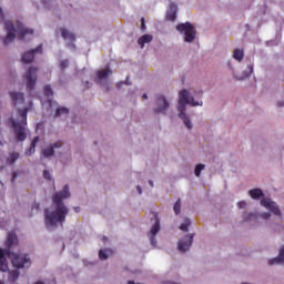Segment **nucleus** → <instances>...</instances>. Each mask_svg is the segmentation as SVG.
<instances>
[{
    "mask_svg": "<svg viewBox=\"0 0 284 284\" xmlns=\"http://www.w3.org/2000/svg\"><path fill=\"white\" fill-rule=\"evenodd\" d=\"M63 199H70V186L68 185H64L62 191L54 193L52 197L53 210L44 209V225H47V227L63 225L70 212L63 203Z\"/></svg>",
    "mask_w": 284,
    "mask_h": 284,
    "instance_id": "f257e3e1",
    "label": "nucleus"
},
{
    "mask_svg": "<svg viewBox=\"0 0 284 284\" xmlns=\"http://www.w3.org/2000/svg\"><path fill=\"white\" fill-rule=\"evenodd\" d=\"M32 110V103L24 109H18L16 118L9 116L7 125L13 131L16 140L23 143L28 139V112Z\"/></svg>",
    "mask_w": 284,
    "mask_h": 284,
    "instance_id": "f03ea898",
    "label": "nucleus"
},
{
    "mask_svg": "<svg viewBox=\"0 0 284 284\" xmlns=\"http://www.w3.org/2000/svg\"><path fill=\"white\" fill-rule=\"evenodd\" d=\"M7 247V254L17 270H23V267H30L32 265V260H30V255L27 253H14L13 250L19 247V236H17L16 232H9L7 234V240L4 242Z\"/></svg>",
    "mask_w": 284,
    "mask_h": 284,
    "instance_id": "7ed1b4c3",
    "label": "nucleus"
},
{
    "mask_svg": "<svg viewBox=\"0 0 284 284\" xmlns=\"http://www.w3.org/2000/svg\"><path fill=\"white\" fill-rule=\"evenodd\" d=\"M4 28H6V31H7V37L3 39L4 45H8L9 43H12V41H14L17 36H18V39L20 41H23L26 39V37H28V34H30V36L34 34V30L26 28L20 22H18L14 27L12 21H6L4 22Z\"/></svg>",
    "mask_w": 284,
    "mask_h": 284,
    "instance_id": "20e7f679",
    "label": "nucleus"
},
{
    "mask_svg": "<svg viewBox=\"0 0 284 284\" xmlns=\"http://www.w3.org/2000/svg\"><path fill=\"white\" fill-rule=\"evenodd\" d=\"M203 105V101H194V98H190V93L187 90H182L179 93V116L184 121V125L189 129L192 130V121H190V118L187 116V113H185V105Z\"/></svg>",
    "mask_w": 284,
    "mask_h": 284,
    "instance_id": "39448f33",
    "label": "nucleus"
},
{
    "mask_svg": "<svg viewBox=\"0 0 284 284\" xmlns=\"http://www.w3.org/2000/svg\"><path fill=\"white\" fill-rule=\"evenodd\" d=\"M176 30L180 34H184V41L186 43H192L196 39V29L190 22L178 24Z\"/></svg>",
    "mask_w": 284,
    "mask_h": 284,
    "instance_id": "423d86ee",
    "label": "nucleus"
},
{
    "mask_svg": "<svg viewBox=\"0 0 284 284\" xmlns=\"http://www.w3.org/2000/svg\"><path fill=\"white\" fill-rule=\"evenodd\" d=\"M37 72L39 69L37 67H31L27 71L24 79H27V90H34V85H37Z\"/></svg>",
    "mask_w": 284,
    "mask_h": 284,
    "instance_id": "0eeeda50",
    "label": "nucleus"
},
{
    "mask_svg": "<svg viewBox=\"0 0 284 284\" xmlns=\"http://www.w3.org/2000/svg\"><path fill=\"white\" fill-rule=\"evenodd\" d=\"M42 53H43V45L39 44L36 49L30 50L22 54V62L32 63L34 61V54H42Z\"/></svg>",
    "mask_w": 284,
    "mask_h": 284,
    "instance_id": "6e6552de",
    "label": "nucleus"
},
{
    "mask_svg": "<svg viewBox=\"0 0 284 284\" xmlns=\"http://www.w3.org/2000/svg\"><path fill=\"white\" fill-rule=\"evenodd\" d=\"M261 205L263 207H266V210H270V212H272V214H275L276 216H281V209H278V205L276 204V202H273L268 197L262 199Z\"/></svg>",
    "mask_w": 284,
    "mask_h": 284,
    "instance_id": "1a4fd4ad",
    "label": "nucleus"
},
{
    "mask_svg": "<svg viewBox=\"0 0 284 284\" xmlns=\"http://www.w3.org/2000/svg\"><path fill=\"white\" fill-rule=\"evenodd\" d=\"M194 241V234H189L184 237V240H181L178 243V250L180 252H187V250H190V247H192V243Z\"/></svg>",
    "mask_w": 284,
    "mask_h": 284,
    "instance_id": "9d476101",
    "label": "nucleus"
},
{
    "mask_svg": "<svg viewBox=\"0 0 284 284\" xmlns=\"http://www.w3.org/2000/svg\"><path fill=\"white\" fill-rule=\"evenodd\" d=\"M156 105L158 108L154 110L155 114H160V113L163 114V112H165V110L170 108V102H168L165 97L159 95L156 99Z\"/></svg>",
    "mask_w": 284,
    "mask_h": 284,
    "instance_id": "9b49d317",
    "label": "nucleus"
},
{
    "mask_svg": "<svg viewBox=\"0 0 284 284\" xmlns=\"http://www.w3.org/2000/svg\"><path fill=\"white\" fill-rule=\"evenodd\" d=\"M63 146V142L58 141L51 145H48L45 149L42 150V155L44 156V159H48L50 156H54V150L62 148Z\"/></svg>",
    "mask_w": 284,
    "mask_h": 284,
    "instance_id": "f8f14e48",
    "label": "nucleus"
},
{
    "mask_svg": "<svg viewBox=\"0 0 284 284\" xmlns=\"http://www.w3.org/2000/svg\"><path fill=\"white\" fill-rule=\"evenodd\" d=\"M176 10H179V8L176 7L175 3H171L170 8L166 12V19L168 21H176Z\"/></svg>",
    "mask_w": 284,
    "mask_h": 284,
    "instance_id": "ddd939ff",
    "label": "nucleus"
},
{
    "mask_svg": "<svg viewBox=\"0 0 284 284\" xmlns=\"http://www.w3.org/2000/svg\"><path fill=\"white\" fill-rule=\"evenodd\" d=\"M9 95L13 101V105H17L18 103H23V101L26 100V98L23 97V93L21 92L11 91L9 92Z\"/></svg>",
    "mask_w": 284,
    "mask_h": 284,
    "instance_id": "4468645a",
    "label": "nucleus"
},
{
    "mask_svg": "<svg viewBox=\"0 0 284 284\" xmlns=\"http://www.w3.org/2000/svg\"><path fill=\"white\" fill-rule=\"evenodd\" d=\"M0 272H8V260L3 248H0Z\"/></svg>",
    "mask_w": 284,
    "mask_h": 284,
    "instance_id": "2eb2a0df",
    "label": "nucleus"
},
{
    "mask_svg": "<svg viewBox=\"0 0 284 284\" xmlns=\"http://www.w3.org/2000/svg\"><path fill=\"white\" fill-rule=\"evenodd\" d=\"M61 37L62 39H64V41H69L70 43L77 41V36H74V33L68 31L67 29H61Z\"/></svg>",
    "mask_w": 284,
    "mask_h": 284,
    "instance_id": "dca6fc26",
    "label": "nucleus"
},
{
    "mask_svg": "<svg viewBox=\"0 0 284 284\" xmlns=\"http://www.w3.org/2000/svg\"><path fill=\"white\" fill-rule=\"evenodd\" d=\"M39 143V136H34L31 141V145L29 149L26 150L27 156H32L34 152H37V144Z\"/></svg>",
    "mask_w": 284,
    "mask_h": 284,
    "instance_id": "f3484780",
    "label": "nucleus"
},
{
    "mask_svg": "<svg viewBox=\"0 0 284 284\" xmlns=\"http://www.w3.org/2000/svg\"><path fill=\"white\" fill-rule=\"evenodd\" d=\"M281 263H284V247L280 250L277 257L268 260V265H281Z\"/></svg>",
    "mask_w": 284,
    "mask_h": 284,
    "instance_id": "a211bd4d",
    "label": "nucleus"
},
{
    "mask_svg": "<svg viewBox=\"0 0 284 284\" xmlns=\"http://www.w3.org/2000/svg\"><path fill=\"white\" fill-rule=\"evenodd\" d=\"M19 152H11L9 153V155L7 156V165H14V163H17V161H19Z\"/></svg>",
    "mask_w": 284,
    "mask_h": 284,
    "instance_id": "6ab92c4d",
    "label": "nucleus"
},
{
    "mask_svg": "<svg viewBox=\"0 0 284 284\" xmlns=\"http://www.w3.org/2000/svg\"><path fill=\"white\" fill-rule=\"evenodd\" d=\"M153 216L155 219V223L151 229V234L152 236H156V234H159V230H161V222L159 221V215H156V213H153Z\"/></svg>",
    "mask_w": 284,
    "mask_h": 284,
    "instance_id": "aec40b11",
    "label": "nucleus"
},
{
    "mask_svg": "<svg viewBox=\"0 0 284 284\" xmlns=\"http://www.w3.org/2000/svg\"><path fill=\"white\" fill-rule=\"evenodd\" d=\"M153 37L151 34H144L139 38L138 43L141 48H145V43H152Z\"/></svg>",
    "mask_w": 284,
    "mask_h": 284,
    "instance_id": "412c9836",
    "label": "nucleus"
},
{
    "mask_svg": "<svg viewBox=\"0 0 284 284\" xmlns=\"http://www.w3.org/2000/svg\"><path fill=\"white\" fill-rule=\"evenodd\" d=\"M110 74H112V70L105 69V70L98 71L97 77H98L99 81H103V79H108V77H110Z\"/></svg>",
    "mask_w": 284,
    "mask_h": 284,
    "instance_id": "4be33fe9",
    "label": "nucleus"
},
{
    "mask_svg": "<svg viewBox=\"0 0 284 284\" xmlns=\"http://www.w3.org/2000/svg\"><path fill=\"white\" fill-rule=\"evenodd\" d=\"M244 58L245 53L243 52V49H235L233 51V59H235V61H243Z\"/></svg>",
    "mask_w": 284,
    "mask_h": 284,
    "instance_id": "5701e85b",
    "label": "nucleus"
},
{
    "mask_svg": "<svg viewBox=\"0 0 284 284\" xmlns=\"http://www.w3.org/2000/svg\"><path fill=\"white\" fill-rule=\"evenodd\" d=\"M251 199H261L263 196V190L261 189H253L248 191Z\"/></svg>",
    "mask_w": 284,
    "mask_h": 284,
    "instance_id": "b1692460",
    "label": "nucleus"
},
{
    "mask_svg": "<svg viewBox=\"0 0 284 284\" xmlns=\"http://www.w3.org/2000/svg\"><path fill=\"white\" fill-rule=\"evenodd\" d=\"M69 110L65 106H60L55 110V116H61V114H69Z\"/></svg>",
    "mask_w": 284,
    "mask_h": 284,
    "instance_id": "393cba45",
    "label": "nucleus"
},
{
    "mask_svg": "<svg viewBox=\"0 0 284 284\" xmlns=\"http://www.w3.org/2000/svg\"><path fill=\"white\" fill-rule=\"evenodd\" d=\"M190 224H191L190 219H185V220H184V223H182V224L180 225V230H181L182 232H187V230L190 229Z\"/></svg>",
    "mask_w": 284,
    "mask_h": 284,
    "instance_id": "a878e982",
    "label": "nucleus"
},
{
    "mask_svg": "<svg viewBox=\"0 0 284 284\" xmlns=\"http://www.w3.org/2000/svg\"><path fill=\"white\" fill-rule=\"evenodd\" d=\"M44 97H52L54 92L52 91V87L50 84L44 85L43 88Z\"/></svg>",
    "mask_w": 284,
    "mask_h": 284,
    "instance_id": "bb28decb",
    "label": "nucleus"
},
{
    "mask_svg": "<svg viewBox=\"0 0 284 284\" xmlns=\"http://www.w3.org/2000/svg\"><path fill=\"white\" fill-rule=\"evenodd\" d=\"M203 170H205V164H197L195 166V176H201V172H203Z\"/></svg>",
    "mask_w": 284,
    "mask_h": 284,
    "instance_id": "cd10ccee",
    "label": "nucleus"
},
{
    "mask_svg": "<svg viewBox=\"0 0 284 284\" xmlns=\"http://www.w3.org/2000/svg\"><path fill=\"white\" fill-rule=\"evenodd\" d=\"M173 210H174L175 214H181V199H179V200L175 202V204H174V206H173Z\"/></svg>",
    "mask_w": 284,
    "mask_h": 284,
    "instance_id": "c85d7f7f",
    "label": "nucleus"
},
{
    "mask_svg": "<svg viewBox=\"0 0 284 284\" xmlns=\"http://www.w3.org/2000/svg\"><path fill=\"white\" fill-rule=\"evenodd\" d=\"M99 258H100V261H106V258H108V251L106 250H100L99 251Z\"/></svg>",
    "mask_w": 284,
    "mask_h": 284,
    "instance_id": "c756f323",
    "label": "nucleus"
},
{
    "mask_svg": "<svg viewBox=\"0 0 284 284\" xmlns=\"http://www.w3.org/2000/svg\"><path fill=\"white\" fill-rule=\"evenodd\" d=\"M10 278L12 280V281H17V278H19V271H11L10 273Z\"/></svg>",
    "mask_w": 284,
    "mask_h": 284,
    "instance_id": "7c9ffc66",
    "label": "nucleus"
},
{
    "mask_svg": "<svg viewBox=\"0 0 284 284\" xmlns=\"http://www.w3.org/2000/svg\"><path fill=\"white\" fill-rule=\"evenodd\" d=\"M43 178L47 179V181H51L52 180V175H50V171L44 170L43 171Z\"/></svg>",
    "mask_w": 284,
    "mask_h": 284,
    "instance_id": "2f4dec72",
    "label": "nucleus"
},
{
    "mask_svg": "<svg viewBox=\"0 0 284 284\" xmlns=\"http://www.w3.org/2000/svg\"><path fill=\"white\" fill-rule=\"evenodd\" d=\"M68 60H62L61 62H60V69L61 70H65V68H68Z\"/></svg>",
    "mask_w": 284,
    "mask_h": 284,
    "instance_id": "473e14b6",
    "label": "nucleus"
},
{
    "mask_svg": "<svg viewBox=\"0 0 284 284\" xmlns=\"http://www.w3.org/2000/svg\"><path fill=\"white\" fill-rule=\"evenodd\" d=\"M237 206L240 207V210H244V207H247V202H245V201H240V202L237 203Z\"/></svg>",
    "mask_w": 284,
    "mask_h": 284,
    "instance_id": "72a5a7b5",
    "label": "nucleus"
},
{
    "mask_svg": "<svg viewBox=\"0 0 284 284\" xmlns=\"http://www.w3.org/2000/svg\"><path fill=\"white\" fill-rule=\"evenodd\" d=\"M39 207H40L39 203H33L32 204V210H39Z\"/></svg>",
    "mask_w": 284,
    "mask_h": 284,
    "instance_id": "f704fd0d",
    "label": "nucleus"
},
{
    "mask_svg": "<svg viewBox=\"0 0 284 284\" xmlns=\"http://www.w3.org/2000/svg\"><path fill=\"white\" fill-rule=\"evenodd\" d=\"M261 216H262V219H270L271 214L270 213H263Z\"/></svg>",
    "mask_w": 284,
    "mask_h": 284,
    "instance_id": "c9c22d12",
    "label": "nucleus"
},
{
    "mask_svg": "<svg viewBox=\"0 0 284 284\" xmlns=\"http://www.w3.org/2000/svg\"><path fill=\"white\" fill-rule=\"evenodd\" d=\"M254 216H256V215H255V214L250 213V214L246 216V221L252 220V217H254Z\"/></svg>",
    "mask_w": 284,
    "mask_h": 284,
    "instance_id": "e433bc0d",
    "label": "nucleus"
},
{
    "mask_svg": "<svg viewBox=\"0 0 284 284\" xmlns=\"http://www.w3.org/2000/svg\"><path fill=\"white\" fill-rule=\"evenodd\" d=\"M3 9L0 8V21H3Z\"/></svg>",
    "mask_w": 284,
    "mask_h": 284,
    "instance_id": "4c0bfd02",
    "label": "nucleus"
},
{
    "mask_svg": "<svg viewBox=\"0 0 284 284\" xmlns=\"http://www.w3.org/2000/svg\"><path fill=\"white\" fill-rule=\"evenodd\" d=\"M136 190H138L139 194H143V189H141V185H138Z\"/></svg>",
    "mask_w": 284,
    "mask_h": 284,
    "instance_id": "58836bf2",
    "label": "nucleus"
},
{
    "mask_svg": "<svg viewBox=\"0 0 284 284\" xmlns=\"http://www.w3.org/2000/svg\"><path fill=\"white\" fill-rule=\"evenodd\" d=\"M141 28H145V19L144 18L141 19Z\"/></svg>",
    "mask_w": 284,
    "mask_h": 284,
    "instance_id": "ea45409f",
    "label": "nucleus"
},
{
    "mask_svg": "<svg viewBox=\"0 0 284 284\" xmlns=\"http://www.w3.org/2000/svg\"><path fill=\"white\" fill-rule=\"evenodd\" d=\"M73 210H74V212H81V207H79V206L73 207Z\"/></svg>",
    "mask_w": 284,
    "mask_h": 284,
    "instance_id": "a19ab883",
    "label": "nucleus"
},
{
    "mask_svg": "<svg viewBox=\"0 0 284 284\" xmlns=\"http://www.w3.org/2000/svg\"><path fill=\"white\" fill-rule=\"evenodd\" d=\"M149 184L151 185V187H154V181L150 180Z\"/></svg>",
    "mask_w": 284,
    "mask_h": 284,
    "instance_id": "79ce46f5",
    "label": "nucleus"
},
{
    "mask_svg": "<svg viewBox=\"0 0 284 284\" xmlns=\"http://www.w3.org/2000/svg\"><path fill=\"white\" fill-rule=\"evenodd\" d=\"M197 97H203V91L197 92Z\"/></svg>",
    "mask_w": 284,
    "mask_h": 284,
    "instance_id": "37998d69",
    "label": "nucleus"
},
{
    "mask_svg": "<svg viewBox=\"0 0 284 284\" xmlns=\"http://www.w3.org/2000/svg\"><path fill=\"white\" fill-rule=\"evenodd\" d=\"M17 179V172L13 173L12 180L14 181Z\"/></svg>",
    "mask_w": 284,
    "mask_h": 284,
    "instance_id": "c03bdc74",
    "label": "nucleus"
},
{
    "mask_svg": "<svg viewBox=\"0 0 284 284\" xmlns=\"http://www.w3.org/2000/svg\"><path fill=\"white\" fill-rule=\"evenodd\" d=\"M142 98L148 99V94H146V93H144V94L142 95Z\"/></svg>",
    "mask_w": 284,
    "mask_h": 284,
    "instance_id": "a18cd8bd",
    "label": "nucleus"
},
{
    "mask_svg": "<svg viewBox=\"0 0 284 284\" xmlns=\"http://www.w3.org/2000/svg\"><path fill=\"white\" fill-rule=\"evenodd\" d=\"M253 71V69H252V67H250V72H252Z\"/></svg>",
    "mask_w": 284,
    "mask_h": 284,
    "instance_id": "49530a36",
    "label": "nucleus"
}]
</instances>
